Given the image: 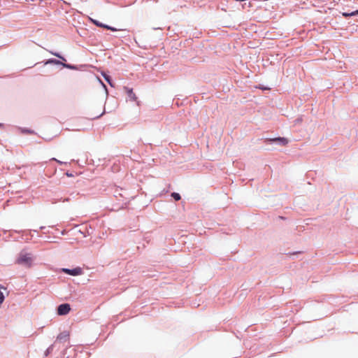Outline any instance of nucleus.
Returning <instances> with one entry per match:
<instances>
[{"mask_svg":"<svg viewBox=\"0 0 358 358\" xmlns=\"http://www.w3.org/2000/svg\"><path fill=\"white\" fill-rule=\"evenodd\" d=\"M52 160H55V161H56L57 163H59V164H62V162H60L59 160H57V159H55V158H52Z\"/></svg>","mask_w":358,"mask_h":358,"instance_id":"obj_15","label":"nucleus"},{"mask_svg":"<svg viewBox=\"0 0 358 358\" xmlns=\"http://www.w3.org/2000/svg\"><path fill=\"white\" fill-rule=\"evenodd\" d=\"M358 15V10H356L352 13H343V15L344 17H351V16H355Z\"/></svg>","mask_w":358,"mask_h":358,"instance_id":"obj_9","label":"nucleus"},{"mask_svg":"<svg viewBox=\"0 0 358 358\" xmlns=\"http://www.w3.org/2000/svg\"><path fill=\"white\" fill-rule=\"evenodd\" d=\"M103 113H104L103 111V112H101L99 115H96V116L93 117V118H97V117H99L101 116V115L103 114Z\"/></svg>","mask_w":358,"mask_h":358,"instance_id":"obj_14","label":"nucleus"},{"mask_svg":"<svg viewBox=\"0 0 358 358\" xmlns=\"http://www.w3.org/2000/svg\"><path fill=\"white\" fill-rule=\"evenodd\" d=\"M267 144L276 143L280 145H285L288 143V140L284 138H268L265 141Z\"/></svg>","mask_w":358,"mask_h":358,"instance_id":"obj_3","label":"nucleus"},{"mask_svg":"<svg viewBox=\"0 0 358 358\" xmlns=\"http://www.w3.org/2000/svg\"><path fill=\"white\" fill-rule=\"evenodd\" d=\"M103 76L104 77L105 80L108 83V84L113 87V85L111 83L110 77L106 73H103Z\"/></svg>","mask_w":358,"mask_h":358,"instance_id":"obj_10","label":"nucleus"},{"mask_svg":"<svg viewBox=\"0 0 358 358\" xmlns=\"http://www.w3.org/2000/svg\"><path fill=\"white\" fill-rule=\"evenodd\" d=\"M52 55H54L55 56L62 59L63 61H66L65 58H64L63 57H62L58 53H56V52H51Z\"/></svg>","mask_w":358,"mask_h":358,"instance_id":"obj_12","label":"nucleus"},{"mask_svg":"<svg viewBox=\"0 0 358 358\" xmlns=\"http://www.w3.org/2000/svg\"><path fill=\"white\" fill-rule=\"evenodd\" d=\"M62 64L64 67L67 68V69H73L74 67L72 66L70 64H62L58 60H56V59H49L48 62H46L45 64Z\"/></svg>","mask_w":358,"mask_h":358,"instance_id":"obj_8","label":"nucleus"},{"mask_svg":"<svg viewBox=\"0 0 358 358\" xmlns=\"http://www.w3.org/2000/svg\"><path fill=\"white\" fill-rule=\"evenodd\" d=\"M71 310L70 305L68 303H63L58 306L57 314L59 315H67Z\"/></svg>","mask_w":358,"mask_h":358,"instance_id":"obj_2","label":"nucleus"},{"mask_svg":"<svg viewBox=\"0 0 358 358\" xmlns=\"http://www.w3.org/2000/svg\"><path fill=\"white\" fill-rule=\"evenodd\" d=\"M171 196L176 200V201H179L181 197H180V195L178 194V193H176V192H173L171 194Z\"/></svg>","mask_w":358,"mask_h":358,"instance_id":"obj_11","label":"nucleus"},{"mask_svg":"<svg viewBox=\"0 0 358 358\" xmlns=\"http://www.w3.org/2000/svg\"><path fill=\"white\" fill-rule=\"evenodd\" d=\"M69 337V333L67 331H64L59 334L57 336V340L60 342L67 341Z\"/></svg>","mask_w":358,"mask_h":358,"instance_id":"obj_7","label":"nucleus"},{"mask_svg":"<svg viewBox=\"0 0 358 358\" xmlns=\"http://www.w3.org/2000/svg\"><path fill=\"white\" fill-rule=\"evenodd\" d=\"M124 90L126 92V93L127 94V96H129V98L131 101H136L137 102V105L139 106L140 105V101H138V97L136 96V95L134 92L133 89L129 88L127 87H124Z\"/></svg>","mask_w":358,"mask_h":358,"instance_id":"obj_5","label":"nucleus"},{"mask_svg":"<svg viewBox=\"0 0 358 358\" xmlns=\"http://www.w3.org/2000/svg\"><path fill=\"white\" fill-rule=\"evenodd\" d=\"M62 271L71 275H79L83 273V270L80 267H77L73 269L62 268Z\"/></svg>","mask_w":358,"mask_h":358,"instance_id":"obj_4","label":"nucleus"},{"mask_svg":"<svg viewBox=\"0 0 358 358\" xmlns=\"http://www.w3.org/2000/svg\"><path fill=\"white\" fill-rule=\"evenodd\" d=\"M32 261V257L30 253L22 251L16 259V264L24 266L26 267H31Z\"/></svg>","mask_w":358,"mask_h":358,"instance_id":"obj_1","label":"nucleus"},{"mask_svg":"<svg viewBox=\"0 0 358 358\" xmlns=\"http://www.w3.org/2000/svg\"><path fill=\"white\" fill-rule=\"evenodd\" d=\"M4 300L3 294L0 291V305L3 303Z\"/></svg>","mask_w":358,"mask_h":358,"instance_id":"obj_13","label":"nucleus"},{"mask_svg":"<svg viewBox=\"0 0 358 358\" xmlns=\"http://www.w3.org/2000/svg\"><path fill=\"white\" fill-rule=\"evenodd\" d=\"M90 20H91V22L94 24L96 25L99 27H102V28H104V29H108V30H111V31H117V29H115L114 27H110L108 25L104 24L100 22L98 20H94V19H92V18H90Z\"/></svg>","mask_w":358,"mask_h":358,"instance_id":"obj_6","label":"nucleus"}]
</instances>
